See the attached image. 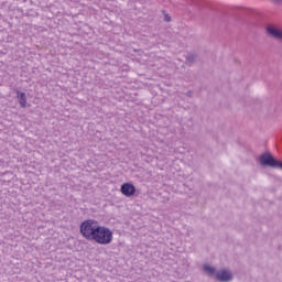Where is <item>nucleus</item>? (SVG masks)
Returning <instances> with one entry per match:
<instances>
[{
  "mask_svg": "<svg viewBox=\"0 0 282 282\" xmlns=\"http://www.w3.org/2000/svg\"><path fill=\"white\" fill-rule=\"evenodd\" d=\"M276 6H282V0H272Z\"/></svg>",
  "mask_w": 282,
  "mask_h": 282,
  "instance_id": "f8f14e48",
  "label": "nucleus"
},
{
  "mask_svg": "<svg viewBox=\"0 0 282 282\" xmlns=\"http://www.w3.org/2000/svg\"><path fill=\"white\" fill-rule=\"evenodd\" d=\"M204 271L207 272V276H216L217 278V269L215 267H212L210 264H205L203 267Z\"/></svg>",
  "mask_w": 282,
  "mask_h": 282,
  "instance_id": "0eeeda50",
  "label": "nucleus"
},
{
  "mask_svg": "<svg viewBox=\"0 0 282 282\" xmlns=\"http://www.w3.org/2000/svg\"><path fill=\"white\" fill-rule=\"evenodd\" d=\"M273 169H281V171H282V161L275 159Z\"/></svg>",
  "mask_w": 282,
  "mask_h": 282,
  "instance_id": "1a4fd4ad",
  "label": "nucleus"
},
{
  "mask_svg": "<svg viewBox=\"0 0 282 282\" xmlns=\"http://www.w3.org/2000/svg\"><path fill=\"white\" fill-rule=\"evenodd\" d=\"M234 276H232V272L226 270V269H221L220 271H218L216 273V280L220 281V282H230L232 281Z\"/></svg>",
  "mask_w": 282,
  "mask_h": 282,
  "instance_id": "39448f33",
  "label": "nucleus"
},
{
  "mask_svg": "<svg viewBox=\"0 0 282 282\" xmlns=\"http://www.w3.org/2000/svg\"><path fill=\"white\" fill-rule=\"evenodd\" d=\"M275 162L276 159L270 152H264L259 156L260 166H270L271 169H274Z\"/></svg>",
  "mask_w": 282,
  "mask_h": 282,
  "instance_id": "7ed1b4c3",
  "label": "nucleus"
},
{
  "mask_svg": "<svg viewBox=\"0 0 282 282\" xmlns=\"http://www.w3.org/2000/svg\"><path fill=\"white\" fill-rule=\"evenodd\" d=\"M186 96H187V98H193V90H188V91L186 93Z\"/></svg>",
  "mask_w": 282,
  "mask_h": 282,
  "instance_id": "9b49d317",
  "label": "nucleus"
},
{
  "mask_svg": "<svg viewBox=\"0 0 282 282\" xmlns=\"http://www.w3.org/2000/svg\"><path fill=\"white\" fill-rule=\"evenodd\" d=\"M265 34L270 39H274V41H282V29L274 24H268L265 26Z\"/></svg>",
  "mask_w": 282,
  "mask_h": 282,
  "instance_id": "f03ea898",
  "label": "nucleus"
},
{
  "mask_svg": "<svg viewBox=\"0 0 282 282\" xmlns=\"http://www.w3.org/2000/svg\"><path fill=\"white\" fill-rule=\"evenodd\" d=\"M198 58L199 55H197V53H187V55L185 56V64L193 65Z\"/></svg>",
  "mask_w": 282,
  "mask_h": 282,
  "instance_id": "423d86ee",
  "label": "nucleus"
},
{
  "mask_svg": "<svg viewBox=\"0 0 282 282\" xmlns=\"http://www.w3.org/2000/svg\"><path fill=\"white\" fill-rule=\"evenodd\" d=\"M120 191L126 197H133L135 195V185L133 183H123Z\"/></svg>",
  "mask_w": 282,
  "mask_h": 282,
  "instance_id": "20e7f679",
  "label": "nucleus"
},
{
  "mask_svg": "<svg viewBox=\"0 0 282 282\" xmlns=\"http://www.w3.org/2000/svg\"><path fill=\"white\" fill-rule=\"evenodd\" d=\"M79 232L84 239L95 241L100 246H109L113 241V231L111 229L98 225L94 219L85 220L80 224Z\"/></svg>",
  "mask_w": 282,
  "mask_h": 282,
  "instance_id": "f257e3e1",
  "label": "nucleus"
},
{
  "mask_svg": "<svg viewBox=\"0 0 282 282\" xmlns=\"http://www.w3.org/2000/svg\"><path fill=\"white\" fill-rule=\"evenodd\" d=\"M18 98H19V102L20 106L22 108H25V105H28V97L25 96V93H21V91H17Z\"/></svg>",
  "mask_w": 282,
  "mask_h": 282,
  "instance_id": "6e6552de",
  "label": "nucleus"
},
{
  "mask_svg": "<svg viewBox=\"0 0 282 282\" xmlns=\"http://www.w3.org/2000/svg\"><path fill=\"white\" fill-rule=\"evenodd\" d=\"M163 14H164V21L166 23H171V15H169V13H166V11H163Z\"/></svg>",
  "mask_w": 282,
  "mask_h": 282,
  "instance_id": "9d476101",
  "label": "nucleus"
}]
</instances>
